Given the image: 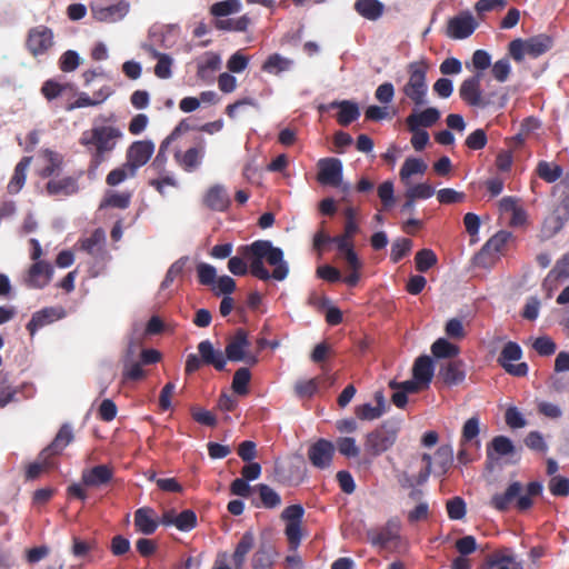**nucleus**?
<instances>
[{
	"instance_id": "4468645a",
	"label": "nucleus",
	"mask_w": 569,
	"mask_h": 569,
	"mask_svg": "<svg viewBox=\"0 0 569 569\" xmlns=\"http://www.w3.org/2000/svg\"><path fill=\"white\" fill-rule=\"evenodd\" d=\"M522 357V350L520 346L516 342L509 341L503 347L500 356L499 363L506 369V371L510 375L517 377H523L528 373V366L525 362L512 365L511 361H517Z\"/></svg>"
},
{
	"instance_id": "6ab92c4d",
	"label": "nucleus",
	"mask_w": 569,
	"mask_h": 569,
	"mask_svg": "<svg viewBox=\"0 0 569 569\" xmlns=\"http://www.w3.org/2000/svg\"><path fill=\"white\" fill-rule=\"evenodd\" d=\"M113 468L108 465H98L87 468L81 473V482L86 487L99 488L108 485L113 478Z\"/></svg>"
},
{
	"instance_id": "49530a36",
	"label": "nucleus",
	"mask_w": 569,
	"mask_h": 569,
	"mask_svg": "<svg viewBox=\"0 0 569 569\" xmlns=\"http://www.w3.org/2000/svg\"><path fill=\"white\" fill-rule=\"evenodd\" d=\"M241 3L239 0H223L216 2L210 8V13L217 18L227 17L232 13L239 12Z\"/></svg>"
},
{
	"instance_id": "393cba45",
	"label": "nucleus",
	"mask_w": 569,
	"mask_h": 569,
	"mask_svg": "<svg viewBox=\"0 0 569 569\" xmlns=\"http://www.w3.org/2000/svg\"><path fill=\"white\" fill-rule=\"evenodd\" d=\"M160 519H156V511L150 507H142L134 511V527L138 532L150 536L156 532Z\"/></svg>"
},
{
	"instance_id": "4d7b16f0",
	"label": "nucleus",
	"mask_w": 569,
	"mask_h": 569,
	"mask_svg": "<svg viewBox=\"0 0 569 569\" xmlns=\"http://www.w3.org/2000/svg\"><path fill=\"white\" fill-rule=\"evenodd\" d=\"M436 193L435 189L428 183L410 184L406 190V198L429 199Z\"/></svg>"
},
{
	"instance_id": "423d86ee",
	"label": "nucleus",
	"mask_w": 569,
	"mask_h": 569,
	"mask_svg": "<svg viewBox=\"0 0 569 569\" xmlns=\"http://www.w3.org/2000/svg\"><path fill=\"white\" fill-rule=\"evenodd\" d=\"M251 342L247 330L239 328L227 339L224 349L226 358L232 362L243 361L248 366H256L259 362L257 355L249 352Z\"/></svg>"
},
{
	"instance_id": "338daca9",
	"label": "nucleus",
	"mask_w": 569,
	"mask_h": 569,
	"mask_svg": "<svg viewBox=\"0 0 569 569\" xmlns=\"http://www.w3.org/2000/svg\"><path fill=\"white\" fill-rule=\"evenodd\" d=\"M79 63V54L73 50H68L60 57L59 68L63 72H71L78 68Z\"/></svg>"
},
{
	"instance_id": "a18cd8bd",
	"label": "nucleus",
	"mask_w": 569,
	"mask_h": 569,
	"mask_svg": "<svg viewBox=\"0 0 569 569\" xmlns=\"http://www.w3.org/2000/svg\"><path fill=\"white\" fill-rule=\"evenodd\" d=\"M453 450L451 446H441L435 453L436 471L445 473L452 463Z\"/></svg>"
},
{
	"instance_id": "dca6fc26",
	"label": "nucleus",
	"mask_w": 569,
	"mask_h": 569,
	"mask_svg": "<svg viewBox=\"0 0 569 569\" xmlns=\"http://www.w3.org/2000/svg\"><path fill=\"white\" fill-rule=\"evenodd\" d=\"M160 523L164 527L173 526L179 531L188 532L197 527V515L191 509H184L177 513L174 509L166 510L161 518Z\"/></svg>"
},
{
	"instance_id": "cd10ccee",
	"label": "nucleus",
	"mask_w": 569,
	"mask_h": 569,
	"mask_svg": "<svg viewBox=\"0 0 569 569\" xmlns=\"http://www.w3.org/2000/svg\"><path fill=\"white\" fill-rule=\"evenodd\" d=\"M106 232L98 228L88 238L80 240L81 249L93 258H102L106 254L104 249Z\"/></svg>"
},
{
	"instance_id": "0eeeda50",
	"label": "nucleus",
	"mask_w": 569,
	"mask_h": 569,
	"mask_svg": "<svg viewBox=\"0 0 569 569\" xmlns=\"http://www.w3.org/2000/svg\"><path fill=\"white\" fill-rule=\"evenodd\" d=\"M483 73L477 72L462 81L459 88L460 98L472 107L486 108L491 103L490 98L481 92V80Z\"/></svg>"
},
{
	"instance_id": "58836bf2",
	"label": "nucleus",
	"mask_w": 569,
	"mask_h": 569,
	"mask_svg": "<svg viewBox=\"0 0 569 569\" xmlns=\"http://www.w3.org/2000/svg\"><path fill=\"white\" fill-rule=\"evenodd\" d=\"M383 11L385 6L378 0H358V13L368 20H378Z\"/></svg>"
},
{
	"instance_id": "c85d7f7f",
	"label": "nucleus",
	"mask_w": 569,
	"mask_h": 569,
	"mask_svg": "<svg viewBox=\"0 0 569 569\" xmlns=\"http://www.w3.org/2000/svg\"><path fill=\"white\" fill-rule=\"evenodd\" d=\"M128 11L129 4L124 1L92 10L94 19L102 22H116L122 19Z\"/></svg>"
},
{
	"instance_id": "4c0bfd02",
	"label": "nucleus",
	"mask_w": 569,
	"mask_h": 569,
	"mask_svg": "<svg viewBox=\"0 0 569 569\" xmlns=\"http://www.w3.org/2000/svg\"><path fill=\"white\" fill-rule=\"evenodd\" d=\"M292 63L291 59L284 58L279 53H272L263 62L262 70L271 74H279L280 72L288 71Z\"/></svg>"
},
{
	"instance_id": "ddd939ff",
	"label": "nucleus",
	"mask_w": 569,
	"mask_h": 569,
	"mask_svg": "<svg viewBox=\"0 0 569 569\" xmlns=\"http://www.w3.org/2000/svg\"><path fill=\"white\" fill-rule=\"evenodd\" d=\"M154 152V143L151 140L133 141L127 149L126 162L136 172L148 163Z\"/></svg>"
},
{
	"instance_id": "13d9d810",
	"label": "nucleus",
	"mask_w": 569,
	"mask_h": 569,
	"mask_svg": "<svg viewBox=\"0 0 569 569\" xmlns=\"http://www.w3.org/2000/svg\"><path fill=\"white\" fill-rule=\"evenodd\" d=\"M68 88H70V84L68 83L62 84L54 80H47L42 84L41 93L47 100L51 101L61 96Z\"/></svg>"
},
{
	"instance_id": "bb28decb",
	"label": "nucleus",
	"mask_w": 569,
	"mask_h": 569,
	"mask_svg": "<svg viewBox=\"0 0 569 569\" xmlns=\"http://www.w3.org/2000/svg\"><path fill=\"white\" fill-rule=\"evenodd\" d=\"M387 408V400L382 391H377L373 399L370 402L363 403L358 407V419L362 420H375L380 418Z\"/></svg>"
},
{
	"instance_id": "79ce46f5",
	"label": "nucleus",
	"mask_w": 569,
	"mask_h": 569,
	"mask_svg": "<svg viewBox=\"0 0 569 569\" xmlns=\"http://www.w3.org/2000/svg\"><path fill=\"white\" fill-rule=\"evenodd\" d=\"M527 42V54L537 58L545 53L551 47V40L545 34L532 37Z\"/></svg>"
},
{
	"instance_id": "9d476101",
	"label": "nucleus",
	"mask_w": 569,
	"mask_h": 569,
	"mask_svg": "<svg viewBox=\"0 0 569 569\" xmlns=\"http://www.w3.org/2000/svg\"><path fill=\"white\" fill-rule=\"evenodd\" d=\"M206 153V141L203 137L199 136L194 139V146L182 152L177 150L174 152L176 162L187 172L194 171L202 162Z\"/></svg>"
},
{
	"instance_id": "09e8293b",
	"label": "nucleus",
	"mask_w": 569,
	"mask_h": 569,
	"mask_svg": "<svg viewBox=\"0 0 569 569\" xmlns=\"http://www.w3.org/2000/svg\"><path fill=\"white\" fill-rule=\"evenodd\" d=\"M521 563L517 555L510 548L497 550L488 558V565H510Z\"/></svg>"
},
{
	"instance_id": "412c9836",
	"label": "nucleus",
	"mask_w": 569,
	"mask_h": 569,
	"mask_svg": "<svg viewBox=\"0 0 569 569\" xmlns=\"http://www.w3.org/2000/svg\"><path fill=\"white\" fill-rule=\"evenodd\" d=\"M73 439L74 436L71 426L69 423H63L50 445L42 450V457H50L53 458V460H57Z\"/></svg>"
},
{
	"instance_id": "e2e57ef3",
	"label": "nucleus",
	"mask_w": 569,
	"mask_h": 569,
	"mask_svg": "<svg viewBox=\"0 0 569 569\" xmlns=\"http://www.w3.org/2000/svg\"><path fill=\"white\" fill-rule=\"evenodd\" d=\"M510 72L511 66L508 58H502L492 64L491 74L499 82H506Z\"/></svg>"
},
{
	"instance_id": "e433bc0d",
	"label": "nucleus",
	"mask_w": 569,
	"mask_h": 569,
	"mask_svg": "<svg viewBox=\"0 0 569 569\" xmlns=\"http://www.w3.org/2000/svg\"><path fill=\"white\" fill-rule=\"evenodd\" d=\"M58 467V460H53L50 457H42V451L39 453L38 459L30 463L26 476L28 479H36L42 472L53 470Z\"/></svg>"
},
{
	"instance_id": "de8ad7c7",
	"label": "nucleus",
	"mask_w": 569,
	"mask_h": 569,
	"mask_svg": "<svg viewBox=\"0 0 569 569\" xmlns=\"http://www.w3.org/2000/svg\"><path fill=\"white\" fill-rule=\"evenodd\" d=\"M251 379V373L248 368H239L232 379V389L239 396H246L249 392L248 385Z\"/></svg>"
},
{
	"instance_id": "20e7f679",
	"label": "nucleus",
	"mask_w": 569,
	"mask_h": 569,
	"mask_svg": "<svg viewBox=\"0 0 569 569\" xmlns=\"http://www.w3.org/2000/svg\"><path fill=\"white\" fill-rule=\"evenodd\" d=\"M429 63L425 59L413 61L408 66L409 79L403 87V93L417 106L427 103V71Z\"/></svg>"
},
{
	"instance_id": "052dcab7",
	"label": "nucleus",
	"mask_w": 569,
	"mask_h": 569,
	"mask_svg": "<svg viewBox=\"0 0 569 569\" xmlns=\"http://www.w3.org/2000/svg\"><path fill=\"white\" fill-rule=\"evenodd\" d=\"M491 448L498 456H510L515 452L512 441L505 436H497L491 441Z\"/></svg>"
},
{
	"instance_id": "473e14b6",
	"label": "nucleus",
	"mask_w": 569,
	"mask_h": 569,
	"mask_svg": "<svg viewBox=\"0 0 569 569\" xmlns=\"http://www.w3.org/2000/svg\"><path fill=\"white\" fill-rule=\"evenodd\" d=\"M254 546V535L252 531H246L240 538L239 542L236 546L234 552L232 555V561L234 569H242L247 555Z\"/></svg>"
},
{
	"instance_id": "8fccbe9b",
	"label": "nucleus",
	"mask_w": 569,
	"mask_h": 569,
	"mask_svg": "<svg viewBox=\"0 0 569 569\" xmlns=\"http://www.w3.org/2000/svg\"><path fill=\"white\" fill-rule=\"evenodd\" d=\"M537 172L539 177L545 181L555 182L561 177L562 169L558 164L547 161H540L538 163Z\"/></svg>"
},
{
	"instance_id": "a19ab883",
	"label": "nucleus",
	"mask_w": 569,
	"mask_h": 569,
	"mask_svg": "<svg viewBox=\"0 0 569 569\" xmlns=\"http://www.w3.org/2000/svg\"><path fill=\"white\" fill-rule=\"evenodd\" d=\"M569 279V252L563 254L549 271L545 283Z\"/></svg>"
},
{
	"instance_id": "2f4dec72",
	"label": "nucleus",
	"mask_w": 569,
	"mask_h": 569,
	"mask_svg": "<svg viewBox=\"0 0 569 569\" xmlns=\"http://www.w3.org/2000/svg\"><path fill=\"white\" fill-rule=\"evenodd\" d=\"M440 118V112L436 108H427L420 112L411 113L407 118V126L409 130H415L421 127H431Z\"/></svg>"
},
{
	"instance_id": "1a4fd4ad",
	"label": "nucleus",
	"mask_w": 569,
	"mask_h": 569,
	"mask_svg": "<svg viewBox=\"0 0 569 569\" xmlns=\"http://www.w3.org/2000/svg\"><path fill=\"white\" fill-rule=\"evenodd\" d=\"M336 446L332 441L319 438L310 445L307 451L310 463L317 469H328L333 460Z\"/></svg>"
},
{
	"instance_id": "72a5a7b5",
	"label": "nucleus",
	"mask_w": 569,
	"mask_h": 569,
	"mask_svg": "<svg viewBox=\"0 0 569 569\" xmlns=\"http://www.w3.org/2000/svg\"><path fill=\"white\" fill-rule=\"evenodd\" d=\"M433 362L429 356H420L412 367V376L427 388L433 378Z\"/></svg>"
},
{
	"instance_id": "c756f323",
	"label": "nucleus",
	"mask_w": 569,
	"mask_h": 569,
	"mask_svg": "<svg viewBox=\"0 0 569 569\" xmlns=\"http://www.w3.org/2000/svg\"><path fill=\"white\" fill-rule=\"evenodd\" d=\"M395 440V432L388 433L385 431H377L369 435L366 442V449L372 455H379L388 450L393 445Z\"/></svg>"
},
{
	"instance_id": "5fc2aeb1",
	"label": "nucleus",
	"mask_w": 569,
	"mask_h": 569,
	"mask_svg": "<svg viewBox=\"0 0 569 569\" xmlns=\"http://www.w3.org/2000/svg\"><path fill=\"white\" fill-rule=\"evenodd\" d=\"M565 223H566V221H563L561 218L557 217L556 214L551 213L543 221V224L541 228L542 237L545 239H549V238L553 237L556 233H558L562 229Z\"/></svg>"
},
{
	"instance_id": "a878e982",
	"label": "nucleus",
	"mask_w": 569,
	"mask_h": 569,
	"mask_svg": "<svg viewBox=\"0 0 569 569\" xmlns=\"http://www.w3.org/2000/svg\"><path fill=\"white\" fill-rule=\"evenodd\" d=\"M203 202L213 211H226L231 204V199L223 186L214 184L208 189Z\"/></svg>"
},
{
	"instance_id": "a211bd4d",
	"label": "nucleus",
	"mask_w": 569,
	"mask_h": 569,
	"mask_svg": "<svg viewBox=\"0 0 569 569\" xmlns=\"http://www.w3.org/2000/svg\"><path fill=\"white\" fill-rule=\"evenodd\" d=\"M401 523L399 519H391L380 530H369L368 540L371 545L386 547L399 539Z\"/></svg>"
},
{
	"instance_id": "2eb2a0df",
	"label": "nucleus",
	"mask_w": 569,
	"mask_h": 569,
	"mask_svg": "<svg viewBox=\"0 0 569 569\" xmlns=\"http://www.w3.org/2000/svg\"><path fill=\"white\" fill-rule=\"evenodd\" d=\"M83 171L80 170L76 176H67L60 179H50L46 183V193L50 197H71L80 190L79 179Z\"/></svg>"
},
{
	"instance_id": "bf43d9fd",
	"label": "nucleus",
	"mask_w": 569,
	"mask_h": 569,
	"mask_svg": "<svg viewBox=\"0 0 569 569\" xmlns=\"http://www.w3.org/2000/svg\"><path fill=\"white\" fill-rule=\"evenodd\" d=\"M197 274L199 283L202 286H211L216 281L217 270L209 263L200 262L197 264Z\"/></svg>"
},
{
	"instance_id": "f704fd0d",
	"label": "nucleus",
	"mask_w": 569,
	"mask_h": 569,
	"mask_svg": "<svg viewBox=\"0 0 569 569\" xmlns=\"http://www.w3.org/2000/svg\"><path fill=\"white\" fill-rule=\"evenodd\" d=\"M31 157H23L16 166L13 174L7 186L10 194H17L24 186L27 179V170L31 163Z\"/></svg>"
},
{
	"instance_id": "6e6d98bb",
	"label": "nucleus",
	"mask_w": 569,
	"mask_h": 569,
	"mask_svg": "<svg viewBox=\"0 0 569 569\" xmlns=\"http://www.w3.org/2000/svg\"><path fill=\"white\" fill-rule=\"evenodd\" d=\"M187 262L188 257H181L180 259L174 261L168 269L166 277L161 283V288L170 287L174 279L182 274Z\"/></svg>"
},
{
	"instance_id": "4be33fe9",
	"label": "nucleus",
	"mask_w": 569,
	"mask_h": 569,
	"mask_svg": "<svg viewBox=\"0 0 569 569\" xmlns=\"http://www.w3.org/2000/svg\"><path fill=\"white\" fill-rule=\"evenodd\" d=\"M197 349L204 366H212L217 371H223L226 369V353L216 349L210 340H202L199 342Z\"/></svg>"
},
{
	"instance_id": "c03bdc74",
	"label": "nucleus",
	"mask_w": 569,
	"mask_h": 569,
	"mask_svg": "<svg viewBox=\"0 0 569 569\" xmlns=\"http://www.w3.org/2000/svg\"><path fill=\"white\" fill-rule=\"evenodd\" d=\"M136 174H137V172L131 167H129L127 162H124L123 164L111 170L108 173V176L106 178V182L108 186L114 187V186L120 184L128 178L136 177Z\"/></svg>"
},
{
	"instance_id": "39448f33",
	"label": "nucleus",
	"mask_w": 569,
	"mask_h": 569,
	"mask_svg": "<svg viewBox=\"0 0 569 569\" xmlns=\"http://www.w3.org/2000/svg\"><path fill=\"white\" fill-rule=\"evenodd\" d=\"M490 505L498 511H507L515 507L519 511H526L532 506V499L523 495V485L513 481L502 492H497L491 497Z\"/></svg>"
},
{
	"instance_id": "f03ea898",
	"label": "nucleus",
	"mask_w": 569,
	"mask_h": 569,
	"mask_svg": "<svg viewBox=\"0 0 569 569\" xmlns=\"http://www.w3.org/2000/svg\"><path fill=\"white\" fill-rule=\"evenodd\" d=\"M343 213L346 216L345 230L341 234L331 237L323 230L316 233L313 246L317 250L326 249L336 251V259L346 262L350 268V273L345 281L353 287L356 286V210L348 204Z\"/></svg>"
},
{
	"instance_id": "6e6552de",
	"label": "nucleus",
	"mask_w": 569,
	"mask_h": 569,
	"mask_svg": "<svg viewBox=\"0 0 569 569\" xmlns=\"http://www.w3.org/2000/svg\"><path fill=\"white\" fill-rule=\"evenodd\" d=\"M52 46L53 32L50 28L37 26L29 30L26 47L33 57L46 54Z\"/></svg>"
},
{
	"instance_id": "3c124183",
	"label": "nucleus",
	"mask_w": 569,
	"mask_h": 569,
	"mask_svg": "<svg viewBox=\"0 0 569 569\" xmlns=\"http://www.w3.org/2000/svg\"><path fill=\"white\" fill-rule=\"evenodd\" d=\"M263 507L276 508L280 505V496L268 485L260 483L257 487Z\"/></svg>"
},
{
	"instance_id": "864d4df0",
	"label": "nucleus",
	"mask_w": 569,
	"mask_h": 569,
	"mask_svg": "<svg viewBox=\"0 0 569 569\" xmlns=\"http://www.w3.org/2000/svg\"><path fill=\"white\" fill-rule=\"evenodd\" d=\"M416 268L420 272H426L437 263V256L430 249H422L416 254Z\"/></svg>"
},
{
	"instance_id": "69168bd1",
	"label": "nucleus",
	"mask_w": 569,
	"mask_h": 569,
	"mask_svg": "<svg viewBox=\"0 0 569 569\" xmlns=\"http://www.w3.org/2000/svg\"><path fill=\"white\" fill-rule=\"evenodd\" d=\"M445 332L451 339L461 340L466 337L462 320L459 318L449 319L445 326Z\"/></svg>"
},
{
	"instance_id": "774afa93",
	"label": "nucleus",
	"mask_w": 569,
	"mask_h": 569,
	"mask_svg": "<svg viewBox=\"0 0 569 569\" xmlns=\"http://www.w3.org/2000/svg\"><path fill=\"white\" fill-rule=\"evenodd\" d=\"M466 198L463 192L457 191L451 188L440 189L437 192V199L440 203L450 204L463 201Z\"/></svg>"
},
{
	"instance_id": "9b49d317",
	"label": "nucleus",
	"mask_w": 569,
	"mask_h": 569,
	"mask_svg": "<svg viewBox=\"0 0 569 569\" xmlns=\"http://www.w3.org/2000/svg\"><path fill=\"white\" fill-rule=\"evenodd\" d=\"M317 180L322 186L340 187L342 183V163L338 158H322L317 163Z\"/></svg>"
},
{
	"instance_id": "603ef678",
	"label": "nucleus",
	"mask_w": 569,
	"mask_h": 569,
	"mask_svg": "<svg viewBox=\"0 0 569 569\" xmlns=\"http://www.w3.org/2000/svg\"><path fill=\"white\" fill-rule=\"evenodd\" d=\"M221 60L218 54L208 53L203 61H200L197 67V76L204 79L209 72H213L220 68Z\"/></svg>"
},
{
	"instance_id": "c9c22d12",
	"label": "nucleus",
	"mask_w": 569,
	"mask_h": 569,
	"mask_svg": "<svg viewBox=\"0 0 569 569\" xmlns=\"http://www.w3.org/2000/svg\"><path fill=\"white\" fill-rule=\"evenodd\" d=\"M427 163L418 158H407L400 169L399 176L401 181L409 186L410 178L415 174H423L427 170Z\"/></svg>"
},
{
	"instance_id": "7ed1b4c3",
	"label": "nucleus",
	"mask_w": 569,
	"mask_h": 569,
	"mask_svg": "<svg viewBox=\"0 0 569 569\" xmlns=\"http://www.w3.org/2000/svg\"><path fill=\"white\" fill-rule=\"evenodd\" d=\"M122 136V131L113 126H93L81 133L79 143L90 153V161L86 171L88 179L94 180L97 178L99 167L116 149L118 140Z\"/></svg>"
},
{
	"instance_id": "aec40b11",
	"label": "nucleus",
	"mask_w": 569,
	"mask_h": 569,
	"mask_svg": "<svg viewBox=\"0 0 569 569\" xmlns=\"http://www.w3.org/2000/svg\"><path fill=\"white\" fill-rule=\"evenodd\" d=\"M53 268L49 262L36 261L28 270L26 283L29 288H44L51 280Z\"/></svg>"
},
{
	"instance_id": "7c9ffc66",
	"label": "nucleus",
	"mask_w": 569,
	"mask_h": 569,
	"mask_svg": "<svg viewBox=\"0 0 569 569\" xmlns=\"http://www.w3.org/2000/svg\"><path fill=\"white\" fill-rule=\"evenodd\" d=\"M439 376L443 382L449 386L461 383L466 378L462 361H449L443 363L439 370Z\"/></svg>"
},
{
	"instance_id": "680f3d73",
	"label": "nucleus",
	"mask_w": 569,
	"mask_h": 569,
	"mask_svg": "<svg viewBox=\"0 0 569 569\" xmlns=\"http://www.w3.org/2000/svg\"><path fill=\"white\" fill-rule=\"evenodd\" d=\"M548 487L553 496L567 497L569 495V478L553 476L550 479Z\"/></svg>"
},
{
	"instance_id": "f8f14e48",
	"label": "nucleus",
	"mask_w": 569,
	"mask_h": 569,
	"mask_svg": "<svg viewBox=\"0 0 569 569\" xmlns=\"http://www.w3.org/2000/svg\"><path fill=\"white\" fill-rule=\"evenodd\" d=\"M478 27V22L470 11H462L448 21L447 36L461 40L470 37Z\"/></svg>"
},
{
	"instance_id": "ea45409f",
	"label": "nucleus",
	"mask_w": 569,
	"mask_h": 569,
	"mask_svg": "<svg viewBox=\"0 0 569 569\" xmlns=\"http://www.w3.org/2000/svg\"><path fill=\"white\" fill-rule=\"evenodd\" d=\"M44 157L48 161V164L41 169L40 176L42 178H50L56 172L61 170L63 164V157L62 154L49 149L44 150Z\"/></svg>"
},
{
	"instance_id": "b1692460",
	"label": "nucleus",
	"mask_w": 569,
	"mask_h": 569,
	"mask_svg": "<svg viewBox=\"0 0 569 569\" xmlns=\"http://www.w3.org/2000/svg\"><path fill=\"white\" fill-rule=\"evenodd\" d=\"M331 109H339L336 118L340 126H348L356 120V102L352 101H333L328 104H320L318 110L320 113L330 111Z\"/></svg>"
},
{
	"instance_id": "0e129e2a",
	"label": "nucleus",
	"mask_w": 569,
	"mask_h": 569,
	"mask_svg": "<svg viewBox=\"0 0 569 569\" xmlns=\"http://www.w3.org/2000/svg\"><path fill=\"white\" fill-rule=\"evenodd\" d=\"M411 240L407 238H400L393 241L391 246L390 258L393 262L401 260L411 249Z\"/></svg>"
},
{
	"instance_id": "37998d69",
	"label": "nucleus",
	"mask_w": 569,
	"mask_h": 569,
	"mask_svg": "<svg viewBox=\"0 0 569 569\" xmlns=\"http://www.w3.org/2000/svg\"><path fill=\"white\" fill-rule=\"evenodd\" d=\"M459 351V347L445 338L437 339L431 346V352L436 358H453Z\"/></svg>"
},
{
	"instance_id": "5701e85b",
	"label": "nucleus",
	"mask_w": 569,
	"mask_h": 569,
	"mask_svg": "<svg viewBox=\"0 0 569 569\" xmlns=\"http://www.w3.org/2000/svg\"><path fill=\"white\" fill-rule=\"evenodd\" d=\"M513 240L511 232L501 230L493 234L482 247L480 257H490L492 260L505 252L508 244Z\"/></svg>"
},
{
	"instance_id": "f257e3e1",
	"label": "nucleus",
	"mask_w": 569,
	"mask_h": 569,
	"mask_svg": "<svg viewBox=\"0 0 569 569\" xmlns=\"http://www.w3.org/2000/svg\"><path fill=\"white\" fill-rule=\"evenodd\" d=\"M238 256L228 261V270L238 277L250 273L252 277L268 281L271 278L282 281L288 277L289 267L283 259V251L270 240H256L240 246Z\"/></svg>"
},
{
	"instance_id": "f3484780",
	"label": "nucleus",
	"mask_w": 569,
	"mask_h": 569,
	"mask_svg": "<svg viewBox=\"0 0 569 569\" xmlns=\"http://www.w3.org/2000/svg\"><path fill=\"white\" fill-rule=\"evenodd\" d=\"M66 317V310L62 307H47L34 312L27 323V330L33 337L36 332L47 325Z\"/></svg>"
}]
</instances>
